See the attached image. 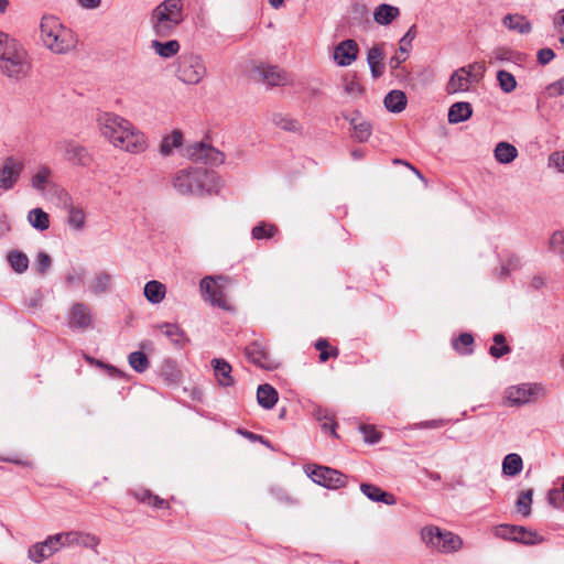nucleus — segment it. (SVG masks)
I'll return each mask as SVG.
<instances>
[{
	"instance_id": "nucleus-1",
	"label": "nucleus",
	"mask_w": 564,
	"mask_h": 564,
	"mask_svg": "<svg viewBox=\"0 0 564 564\" xmlns=\"http://www.w3.org/2000/svg\"><path fill=\"white\" fill-rule=\"evenodd\" d=\"M100 133L115 147L129 153L145 151L148 143L144 133L129 120L112 112H104L98 117Z\"/></svg>"
},
{
	"instance_id": "nucleus-2",
	"label": "nucleus",
	"mask_w": 564,
	"mask_h": 564,
	"mask_svg": "<svg viewBox=\"0 0 564 564\" xmlns=\"http://www.w3.org/2000/svg\"><path fill=\"white\" fill-rule=\"evenodd\" d=\"M32 69V58L23 44L0 31V73L12 80L26 78Z\"/></svg>"
},
{
	"instance_id": "nucleus-3",
	"label": "nucleus",
	"mask_w": 564,
	"mask_h": 564,
	"mask_svg": "<svg viewBox=\"0 0 564 564\" xmlns=\"http://www.w3.org/2000/svg\"><path fill=\"white\" fill-rule=\"evenodd\" d=\"M216 175L204 167H187L180 170L173 177V187L181 195L210 194L215 186Z\"/></svg>"
},
{
	"instance_id": "nucleus-4",
	"label": "nucleus",
	"mask_w": 564,
	"mask_h": 564,
	"mask_svg": "<svg viewBox=\"0 0 564 564\" xmlns=\"http://www.w3.org/2000/svg\"><path fill=\"white\" fill-rule=\"evenodd\" d=\"M184 19L183 0H163L152 11L150 22L155 35L169 37Z\"/></svg>"
},
{
	"instance_id": "nucleus-5",
	"label": "nucleus",
	"mask_w": 564,
	"mask_h": 564,
	"mask_svg": "<svg viewBox=\"0 0 564 564\" xmlns=\"http://www.w3.org/2000/svg\"><path fill=\"white\" fill-rule=\"evenodd\" d=\"M43 44L55 54H65L76 45L73 32L56 17L44 15L40 24Z\"/></svg>"
},
{
	"instance_id": "nucleus-6",
	"label": "nucleus",
	"mask_w": 564,
	"mask_h": 564,
	"mask_svg": "<svg viewBox=\"0 0 564 564\" xmlns=\"http://www.w3.org/2000/svg\"><path fill=\"white\" fill-rule=\"evenodd\" d=\"M421 538L429 549L438 553H454L463 547V540L459 535L436 525L424 527L421 530Z\"/></svg>"
},
{
	"instance_id": "nucleus-7",
	"label": "nucleus",
	"mask_w": 564,
	"mask_h": 564,
	"mask_svg": "<svg viewBox=\"0 0 564 564\" xmlns=\"http://www.w3.org/2000/svg\"><path fill=\"white\" fill-rule=\"evenodd\" d=\"M206 66L199 55L187 53L178 57L176 75L183 83L196 85L206 76Z\"/></svg>"
},
{
	"instance_id": "nucleus-8",
	"label": "nucleus",
	"mask_w": 564,
	"mask_h": 564,
	"mask_svg": "<svg viewBox=\"0 0 564 564\" xmlns=\"http://www.w3.org/2000/svg\"><path fill=\"white\" fill-rule=\"evenodd\" d=\"M187 158L195 163L220 165L225 161V154L216 148L204 142H196L186 149Z\"/></svg>"
},
{
	"instance_id": "nucleus-9",
	"label": "nucleus",
	"mask_w": 564,
	"mask_h": 564,
	"mask_svg": "<svg viewBox=\"0 0 564 564\" xmlns=\"http://www.w3.org/2000/svg\"><path fill=\"white\" fill-rule=\"evenodd\" d=\"M310 476L316 484L330 489H338L347 484V477L344 474L325 466H315Z\"/></svg>"
},
{
	"instance_id": "nucleus-10",
	"label": "nucleus",
	"mask_w": 564,
	"mask_h": 564,
	"mask_svg": "<svg viewBox=\"0 0 564 564\" xmlns=\"http://www.w3.org/2000/svg\"><path fill=\"white\" fill-rule=\"evenodd\" d=\"M24 164L14 156H8L0 167V188L9 191L13 188L23 172Z\"/></svg>"
},
{
	"instance_id": "nucleus-11",
	"label": "nucleus",
	"mask_w": 564,
	"mask_h": 564,
	"mask_svg": "<svg viewBox=\"0 0 564 564\" xmlns=\"http://www.w3.org/2000/svg\"><path fill=\"white\" fill-rule=\"evenodd\" d=\"M245 351L247 358L262 369L272 370L279 366V361L269 354L267 347L260 341L251 343Z\"/></svg>"
},
{
	"instance_id": "nucleus-12",
	"label": "nucleus",
	"mask_w": 564,
	"mask_h": 564,
	"mask_svg": "<svg viewBox=\"0 0 564 564\" xmlns=\"http://www.w3.org/2000/svg\"><path fill=\"white\" fill-rule=\"evenodd\" d=\"M256 72L269 87L284 86L289 83L288 73L276 65L261 64L256 68Z\"/></svg>"
},
{
	"instance_id": "nucleus-13",
	"label": "nucleus",
	"mask_w": 564,
	"mask_h": 564,
	"mask_svg": "<svg viewBox=\"0 0 564 564\" xmlns=\"http://www.w3.org/2000/svg\"><path fill=\"white\" fill-rule=\"evenodd\" d=\"M538 386L522 384L518 387H510L506 391V400L511 405H520L533 400L540 392Z\"/></svg>"
},
{
	"instance_id": "nucleus-14",
	"label": "nucleus",
	"mask_w": 564,
	"mask_h": 564,
	"mask_svg": "<svg viewBox=\"0 0 564 564\" xmlns=\"http://www.w3.org/2000/svg\"><path fill=\"white\" fill-rule=\"evenodd\" d=\"M416 33V25L413 24L400 40L398 53L389 59V66L392 72L398 69L400 65L406 61L408 54L412 48V41L415 39Z\"/></svg>"
},
{
	"instance_id": "nucleus-15",
	"label": "nucleus",
	"mask_w": 564,
	"mask_h": 564,
	"mask_svg": "<svg viewBox=\"0 0 564 564\" xmlns=\"http://www.w3.org/2000/svg\"><path fill=\"white\" fill-rule=\"evenodd\" d=\"M359 53L358 44L355 40L348 39L340 42L334 50V59L339 66H349L354 63Z\"/></svg>"
},
{
	"instance_id": "nucleus-16",
	"label": "nucleus",
	"mask_w": 564,
	"mask_h": 564,
	"mask_svg": "<svg viewBox=\"0 0 564 564\" xmlns=\"http://www.w3.org/2000/svg\"><path fill=\"white\" fill-rule=\"evenodd\" d=\"M200 292L206 302L213 306L229 311L231 305L227 299L221 284H200Z\"/></svg>"
},
{
	"instance_id": "nucleus-17",
	"label": "nucleus",
	"mask_w": 564,
	"mask_h": 564,
	"mask_svg": "<svg viewBox=\"0 0 564 564\" xmlns=\"http://www.w3.org/2000/svg\"><path fill=\"white\" fill-rule=\"evenodd\" d=\"M473 68V65H468L467 67H462L455 70L446 85L447 94L452 95L456 93L467 91L470 86Z\"/></svg>"
},
{
	"instance_id": "nucleus-18",
	"label": "nucleus",
	"mask_w": 564,
	"mask_h": 564,
	"mask_svg": "<svg viewBox=\"0 0 564 564\" xmlns=\"http://www.w3.org/2000/svg\"><path fill=\"white\" fill-rule=\"evenodd\" d=\"M65 159L74 165L89 166L93 162V156L88 150L73 141L65 143Z\"/></svg>"
},
{
	"instance_id": "nucleus-19",
	"label": "nucleus",
	"mask_w": 564,
	"mask_h": 564,
	"mask_svg": "<svg viewBox=\"0 0 564 564\" xmlns=\"http://www.w3.org/2000/svg\"><path fill=\"white\" fill-rule=\"evenodd\" d=\"M384 43L375 44L367 52V63L370 68L372 78H379L384 73Z\"/></svg>"
},
{
	"instance_id": "nucleus-20",
	"label": "nucleus",
	"mask_w": 564,
	"mask_h": 564,
	"mask_svg": "<svg viewBox=\"0 0 564 564\" xmlns=\"http://www.w3.org/2000/svg\"><path fill=\"white\" fill-rule=\"evenodd\" d=\"M345 119L349 120L354 130L352 138L358 142H366L371 135L372 126L369 121L361 118L358 110H355L351 117L344 116Z\"/></svg>"
},
{
	"instance_id": "nucleus-21",
	"label": "nucleus",
	"mask_w": 564,
	"mask_h": 564,
	"mask_svg": "<svg viewBox=\"0 0 564 564\" xmlns=\"http://www.w3.org/2000/svg\"><path fill=\"white\" fill-rule=\"evenodd\" d=\"M210 364L219 386L231 387L235 383V380L231 376L232 368L229 362L223 358H214Z\"/></svg>"
},
{
	"instance_id": "nucleus-22",
	"label": "nucleus",
	"mask_w": 564,
	"mask_h": 564,
	"mask_svg": "<svg viewBox=\"0 0 564 564\" xmlns=\"http://www.w3.org/2000/svg\"><path fill=\"white\" fill-rule=\"evenodd\" d=\"M91 314L84 304L73 306L69 315V326L75 328H87L91 325Z\"/></svg>"
},
{
	"instance_id": "nucleus-23",
	"label": "nucleus",
	"mask_w": 564,
	"mask_h": 564,
	"mask_svg": "<svg viewBox=\"0 0 564 564\" xmlns=\"http://www.w3.org/2000/svg\"><path fill=\"white\" fill-rule=\"evenodd\" d=\"M471 115V105L467 101H458L449 107L447 119L449 123L455 124L468 120Z\"/></svg>"
},
{
	"instance_id": "nucleus-24",
	"label": "nucleus",
	"mask_w": 564,
	"mask_h": 564,
	"mask_svg": "<svg viewBox=\"0 0 564 564\" xmlns=\"http://www.w3.org/2000/svg\"><path fill=\"white\" fill-rule=\"evenodd\" d=\"M158 328L172 341L176 347H183L188 338L184 330L176 324L163 323Z\"/></svg>"
},
{
	"instance_id": "nucleus-25",
	"label": "nucleus",
	"mask_w": 564,
	"mask_h": 564,
	"mask_svg": "<svg viewBox=\"0 0 564 564\" xmlns=\"http://www.w3.org/2000/svg\"><path fill=\"white\" fill-rule=\"evenodd\" d=\"M64 540L66 541L67 546L77 544L84 547L95 549L99 544V539L97 536L75 531L65 532Z\"/></svg>"
},
{
	"instance_id": "nucleus-26",
	"label": "nucleus",
	"mask_w": 564,
	"mask_h": 564,
	"mask_svg": "<svg viewBox=\"0 0 564 564\" xmlns=\"http://www.w3.org/2000/svg\"><path fill=\"white\" fill-rule=\"evenodd\" d=\"M271 120L275 127L283 131L294 133H300L302 131V126L299 122V120L289 115H284L282 112H274L272 115Z\"/></svg>"
},
{
	"instance_id": "nucleus-27",
	"label": "nucleus",
	"mask_w": 564,
	"mask_h": 564,
	"mask_svg": "<svg viewBox=\"0 0 564 564\" xmlns=\"http://www.w3.org/2000/svg\"><path fill=\"white\" fill-rule=\"evenodd\" d=\"M406 96L402 90H391L384 97L386 108L393 113H400L406 107Z\"/></svg>"
},
{
	"instance_id": "nucleus-28",
	"label": "nucleus",
	"mask_w": 564,
	"mask_h": 564,
	"mask_svg": "<svg viewBox=\"0 0 564 564\" xmlns=\"http://www.w3.org/2000/svg\"><path fill=\"white\" fill-rule=\"evenodd\" d=\"M503 25L512 31H517L520 34H528L532 30L530 21L520 14H507L502 20Z\"/></svg>"
},
{
	"instance_id": "nucleus-29",
	"label": "nucleus",
	"mask_w": 564,
	"mask_h": 564,
	"mask_svg": "<svg viewBox=\"0 0 564 564\" xmlns=\"http://www.w3.org/2000/svg\"><path fill=\"white\" fill-rule=\"evenodd\" d=\"M400 14L398 7L382 3L378 6L373 12V19L378 24L388 25Z\"/></svg>"
},
{
	"instance_id": "nucleus-30",
	"label": "nucleus",
	"mask_w": 564,
	"mask_h": 564,
	"mask_svg": "<svg viewBox=\"0 0 564 564\" xmlns=\"http://www.w3.org/2000/svg\"><path fill=\"white\" fill-rule=\"evenodd\" d=\"M360 490L372 501H381L386 505H394L395 498L393 495L381 490L379 487L371 484H361Z\"/></svg>"
},
{
	"instance_id": "nucleus-31",
	"label": "nucleus",
	"mask_w": 564,
	"mask_h": 564,
	"mask_svg": "<svg viewBox=\"0 0 564 564\" xmlns=\"http://www.w3.org/2000/svg\"><path fill=\"white\" fill-rule=\"evenodd\" d=\"M494 154L499 163L509 164L518 156V150L513 144L501 141L497 143Z\"/></svg>"
},
{
	"instance_id": "nucleus-32",
	"label": "nucleus",
	"mask_w": 564,
	"mask_h": 564,
	"mask_svg": "<svg viewBox=\"0 0 564 564\" xmlns=\"http://www.w3.org/2000/svg\"><path fill=\"white\" fill-rule=\"evenodd\" d=\"M257 399L261 406L272 409L278 402V392L270 384H261L257 391Z\"/></svg>"
},
{
	"instance_id": "nucleus-33",
	"label": "nucleus",
	"mask_w": 564,
	"mask_h": 564,
	"mask_svg": "<svg viewBox=\"0 0 564 564\" xmlns=\"http://www.w3.org/2000/svg\"><path fill=\"white\" fill-rule=\"evenodd\" d=\"M133 497L142 502L147 503L153 508H167L169 502L159 496L152 494L150 490L141 488L132 492Z\"/></svg>"
},
{
	"instance_id": "nucleus-34",
	"label": "nucleus",
	"mask_w": 564,
	"mask_h": 564,
	"mask_svg": "<svg viewBox=\"0 0 564 564\" xmlns=\"http://www.w3.org/2000/svg\"><path fill=\"white\" fill-rule=\"evenodd\" d=\"M152 47L161 57L170 58L178 53L181 45L176 40H170L167 42L154 40L152 41Z\"/></svg>"
},
{
	"instance_id": "nucleus-35",
	"label": "nucleus",
	"mask_w": 564,
	"mask_h": 564,
	"mask_svg": "<svg viewBox=\"0 0 564 564\" xmlns=\"http://www.w3.org/2000/svg\"><path fill=\"white\" fill-rule=\"evenodd\" d=\"M7 260L11 269L17 273H24L29 268V258L19 250H11L7 254Z\"/></svg>"
},
{
	"instance_id": "nucleus-36",
	"label": "nucleus",
	"mask_w": 564,
	"mask_h": 564,
	"mask_svg": "<svg viewBox=\"0 0 564 564\" xmlns=\"http://www.w3.org/2000/svg\"><path fill=\"white\" fill-rule=\"evenodd\" d=\"M28 219L31 226L40 231L50 227V217L42 208H33L29 212Z\"/></svg>"
},
{
	"instance_id": "nucleus-37",
	"label": "nucleus",
	"mask_w": 564,
	"mask_h": 564,
	"mask_svg": "<svg viewBox=\"0 0 564 564\" xmlns=\"http://www.w3.org/2000/svg\"><path fill=\"white\" fill-rule=\"evenodd\" d=\"M279 232V228L274 224L260 221L251 230V237L256 240L271 239Z\"/></svg>"
},
{
	"instance_id": "nucleus-38",
	"label": "nucleus",
	"mask_w": 564,
	"mask_h": 564,
	"mask_svg": "<svg viewBox=\"0 0 564 564\" xmlns=\"http://www.w3.org/2000/svg\"><path fill=\"white\" fill-rule=\"evenodd\" d=\"M183 134L180 130H173L171 134L165 135L160 144V153L170 155L173 148L182 145Z\"/></svg>"
},
{
	"instance_id": "nucleus-39",
	"label": "nucleus",
	"mask_w": 564,
	"mask_h": 564,
	"mask_svg": "<svg viewBox=\"0 0 564 564\" xmlns=\"http://www.w3.org/2000/svg\"><path fill=\"white\" fill-rule=\"evenodd\" d=\"M523 467L522 458L518 454H508L502 462V471L507 476L518 475Z\"/></svg>"
},
{
	"instance_id": "nucleus-40",
	"label": "nucleus",
	"mask_w": 564,
	"mask_h": 564,
	"mask_svg": "<svg viewBox=\"0 0 564 564\" xmlns=\"http://www.w3.org/2000/svg\"><path fill=\"white\" fill-rule=\"evenodd\" d=\"M474 337L469 333H463L453 339L452 346L459 355H470L473 352Z\"/></svg>"
},
{
	"instance_id": "nucleus-41",
	"label": "nucleus",
	"mask_w": 564,
	"mask_h": 564,
	"mask_svg": "<svg viewBox=\"0 0 564 564\" xmlns=\"http://www.w3.org/2000/svg\"><path fill=\"white\" fill-rule=\"evenodd\" d=\"M514 541L527 545H534L541 543L543 538L535 531H531L524 527L517 525Z\"/></svg>"
},
{
	"instance_id": "nucleus-42",
	"label": "nucleus",
	"mask_w": 564,
	"mask_h": 564,
	"mask_svg": "<svg viewBox=\"0 0 564 564\" xmlns=\"http://www.w3.org/2000/svg\"><path fill=\"white\" fill-rule=\"evenodd\" d=\"M52 171L48 166L42 165L31 178V185L34 189L44 192L46 189L48 178Z\"/></svg>"
},
{
	"instance_id": "nucleus-43",
	"label": "nucleus",
	"mask_w": 564,
	"mask_h": 564,
	"mask_svg": "<svg viewBox=\"0 0 564 564\" xmlns=\"http://www.w3.org/2000/svg\"><path fill=\"white\" fill-rule=\"evenodd\" d=\"M144 296L151 303H160L166 294L165 284H144Z\"/></svg>"
},
{
	"instance_id": "nucleus-44",
	"label": "nucleus",
	"mask_w": 564,
	"mask_h": 564,
	"mask_svg": "<svg viewBox=\"0 0 564 564\" xmlns=\"http://www.w3.org/2000/svg\"><path fill=\"white\" fill-rule=\"evenodd\" d=\"M315 348L319 351V361L325 362L329 358H336L339 354L338 348L332 347L327 339L321 338L315 343Z\"/></svg>"
},
{
	"instance_id": "nucleus-45",
	"label": "nucleus",
	"mask_w": 564,
	"mask_h": 564,
	"mask_svg": "<svg viewBox=\"0 0 564 564\" xmlns=\"http://www.w3.org/2000/svg\"><path fill=\"white\" fill-rule=\"evenodd\" d=\"M129 365L132 369H134L137 372H144L149 366L150 361L147 357V355L142 351H133L128 357Z\"/></svg>"
},
{
	"instance_id": "nucleus-46",
	"label": "nucleus",
	"mask_w": 564,
	"mask_h": 564,
	"mask_svg": "<svg viewBox=\"0 0 564 564\" xmlns=\"http://www.w3.org/2000/svg\"><path fill=\"white\" fill-rule=\"evenodd\" d=\"M344 91L352 97H362L366 89L356 76H351L344 78Z\"/></svg>"
},
{
	"instance_id": "nucleus-47",
	"label": "nucleus",
	"mask_w": 564,
	"mask_h": 564,
	"mask_svg": "<svg viewBox=\"0 0 564 564\" xmlns=\"http://www.w3.org/2000/svg\"><path fill=\"white\" fill-rule=\"evenodd\" d=\"M533 490L527 489L520 492L517 500V509L524 517L530 516L531 513V503H532Z\"/></svg>"
},
{
	"instance_id": "nucleus-48",
	"label": "nucleus",
	"mask_w": 564,
	"mask_h": 564,
	"mask_svg": "<svg viewBox=\"0 0 564 564\" xmlns=\"http://www.w3.org/2000/svg\"><path fill=\"white\" fill-rule=\"evenodd\" d=\"M497 80L499 82L501 90L507 94L513 91L517 87V80L514 76L505 69H501L497 73Z\"/></svg>"
},
{
	"instance_id": "nucleus-49",
	"label": "nucleus",
	"mask_w": 564,
	"mask_h": 564,
	"mask_svg": "<svg viewBox=\"0 0 564 564\" xmlns=\"http://www.w3.org/2000/svg\"><path fill=\"white\" fill-rule=\"evenodd\" d=\"M494 343L489 349V354L495 358H500L510 352V347L506 344V337L502 334L494 336Z\"/></svg>"
},
{
	"instance_id": "nucleus-50",
	"label": "nucleus",
	"mask_w": 564,
	"mask_h": 564,
	"mask_svg": "<svg viewBox=\"0 0 564 564\" xmlns=\"http://www.w3.org/2000/svg\"><path fill=\"white\" fill-rule=\"evenodd\" d=\"M86 215L83 209L77 207H70L67 223L75 230H82L85 226Z\"/></svg>"
},
{
	"instance_id": "nucleus-51",
	"label": "nucleus",
	"mask_w": 564,
	"mask_h": 564,
	"mask_svg": "<svg viewBox=\"0 0 564 564\" xmlns=\"http://www.w3.org/2000/svg\"><path fill=\"white\" fill-rule=\"evenodd\" d=\"M50 553L47 551V544L46 542H41V543H36L34 544L32 547H30L29 550V558L32 560L33 562H36V563H40L42 562L43 560L50 557Z\"/></svg>"
},
{
	"instance_id": "nucleus-52",
	"label": "nucleus",
	"mask_w": 564,
	"mask_h": 564,
	"mask_svg": "<svg viewBox=\"0 0 564 564\" xmlns=\"http://www.w3.org/2000/svg\"><path fill=\"white\" fill-rule=\"evenodd\" d=\"M52 265V259L50 254H47L44 251H41L37 253L35 260H34V270L40 274H45Z\"/></svg>"
},
{
	"instance_id": "nucleus-53",
	"label": "nucleus",
	"mask_w": 564,
	"mask_h": 564,
	"mask_svg": "<svg viewBox=\"0 0 564 564\" xmlns=\"http://www.w3.org/2000/svg\"><path fill=\"white\" fill-rule=\"evenodd\" d=\"M519 268H520V259L517 256H510L506 260V262L502 263L498 278L501 280H506L510 276V271L517 270Z\"/></svg>"
},
{
	"instance_id": "nucleus-54",
	"label": "nucleus",
	"mask_w": 564,
	"mask_h": 564,
	"mask_svg": "<svg viewBox=\"0 0 564 564\" xmlns=\"http://www.w3.org/2000/svg\"><path fill=\"white\" fill-rule=\"evenodd\" d=\"M317 420L319 421L321 423V427L325 431V432H330V434L335 437H337V434H336V426H337V423L335 422L334 420V416L328 414V413H322V412H318L317 413Z\"/></svg>"
},
{
	"instance_id": "nucleus-55",
	"label": "nucleus",
	"mask_w": 564,
	"mask_h": 564,
	"mask_svg": "<svg viewBox=\"0 0 564 564\" xmlns=\"http://www.w3.org/2000/svg\"><path fill=\"white\" fill-rule=\"evenodd\" d=\"M65 533H57L54 535H50L45 542L47 544V551L50 555L56 553L61 547L67 546L66 541L64 540Z\"/></svg>"
},
{
	"instance_id": "nucleus-56",
	"label": "nucleus",
	"mask_w": 564,
	"mask_h": 564,
	"mask_svg": "<svg viewBox=\"0 0 564 564\" xmlns=\"http://www.w3.org/2000/svg\"><path fill=\"white\" fill-rule=\"evenodd\" d=\"M549 246H550V250H552L553 252L563 257L564 256V231L563 230L555 231L550 239Z\"/></svg>"
},
{
	"instance_id": "nucleus-57",
	"label": "nucleus",
	"mask_w": 564,
	"mask_h": 564,
	"mask_svg": "<svg viewBox=\"0 0 564 564\" xmlns=\"http://www.w3.org/2000/svg\"><path fill=\"white\" fill-rule=\"evenodd\" d=\"M517 525L500 524L495 528V535L505 540L514 541Z\"/></svg>"
},
{
	"instance_id": "nucleus-58",
	"label": "nucleus",
	"mask_w": 564,
	"mask_h": 564,
	"mask_svg": "<svg viewBox=\"0 0 564 564\" xmlns=\"http://www.w3.org/2000/svg\"><path fill=\"white\" fill-rule=\"evenodd\" d=\"M360 431L367 443L375 444L381 438V434L376 430L373 425H361Z\"/></svg>"
},
{
	"instance_id": "nucleus-59",
	"label": "nucleus",
	"mask_w": 564,
	"mask_h": 564,
	"mask_svg": "<svg viewBox=\"0 0 564 564\" xmlns=\"http://www.w3.org/2000/svg\"><path fill=\"white\" fill-rule=\"evenodd\" d=\"M547 90L550 96L553 97L564 95V77L549 85Z\"/></svg>"
},
{
	"instance_id": "nucleus-60",
	"label": "nucleus",
	"mask_w": 564,
	"mask_h": 564,
	"mask_svg": "<svg viewBox=\"0 0 564 564\" xmlns=\"http://www.w3.org/2000/svg\"><path fill=\"white\" fill-rule=\"evenodd\" d=\"M555 54L553 52L552 48H541L539 52H538V62L541 64V65H546L547 63H550L553 58H554Z\"/></svg>"
},
{
	"instance_id": "nucleus-61",
	"label": "nucleus",
	"mask_w": 564,
	"mask_h": 564,
	"mask_svg": "<svg viewBox=\"0 0 564 564\" xmlns=\"http://www.w3.org/2000/svg\"><path fill=\"white\" fill-rule=\"evenodd\" d=\"M86 276H85V271L84 269L79 268L77 270H73V273H68L67 276H66V282L68 283H72V282H79L82 280H84Z\"/></svg>"
},
{
	"instance_id": "nucleus-62",
	"label": "nucleus",
	"mask_w": 564,
	"mask_h": 564,
	"mask_svg": "<svg viewBox=\"0 0 564 564\" xmlns=\"http://www.w3.org/2000/svg\"><path fill=\"white\" fill-rule=\"evenodd\" d=\"M101 0H78V3L86 9H96L100 6Z\"/></svg>"
},
{
	"instance_id": "nucleus-63",
	"label": "nucleus",
	"mask_w": 564,
	"mask_h": 564,
	"mask_svg": "<svg viewBox=\"0 0 564 564\" xmlns=\"http://www.w3.org/2000/svg\"><path fill=\"white\" fill-rule=\"evenodd\" d=\"M199 282H227L224 275H205Z\"/></svg>"
},
{
	"instance_id": "nucleus-64",
	"label": "nucleus",
	"mask_w": 564,
	"mask_h": 564,
	"mask_svg": "<svg viewBox=\"0 0 564 564\" xmlns=\"http://www.w3.org/2000/svg\"><path fill=\"white\" fill-rule=\"evenodd\" d=\"M443 425V421H427V422H424V423H421V427H425V429H434V427H440Z\"/></svg>"
}]
</instances>
